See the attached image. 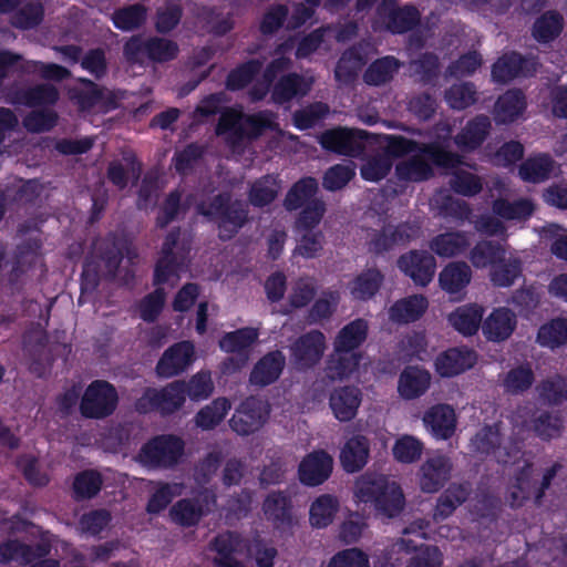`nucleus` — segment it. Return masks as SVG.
Wrapping results in <instances>:
<instances>
[{
	"label": "nucleus",
	"mask_w": 567,
	"mask_h": 567,
	"mask_svg": "<svg viewBox=\"0 0 567 567\" xmlns=\"http://www.w3.org/2000/svg\"><path fill=\"white\" fill-rule=\"evenodd\" d=\"M196 212L216 224L218 237L223 241L231 240L249 221L248 204L233 198L229 192L218 193L208 202H200Z\"/></svg>",
	"instance_id": "obj_1"
},
{
	"label": "nucleus",
	"mask_w": 567,
	"mask_h": 567,
	"mask_svg": "<svg viewBox=\"0 0 567 567\" xmlns=\"http://www.w3.org/2000/svg\"><path fill=\"white\" fill-rule=\"evenodd\" d=\"M360 502L373 505L374 509L388 517H398L404 508L405 497L401 486L385 475H364L357 484Z\"/></svg>",
	"instance_id": "obj_2"
},
{
	"label": "nucleus",
	"mask_w": 567,
	"mask_h": 567,
	"mask_svg": "<svg viewBox=\"0 0 567 567\" xmlns=\"http://www.w3.org/2000/svg\"><path fill=\"white\" fill-rule=\"evenodd\" d=\"M190 249V240L182 238L181 227H173L162 244L161 256L154 267L153 285L161 287L171 278L179 279V272L189 260Z\"/></svg>",
	"instance_id": "obj_3"
},
{
	"label": "nucleus",
	"mask_w": 567,
	"mask_h": 567,
	"mask_svg": "<svg viewBox=\"0 0 567 567\" xmlns=\"http://www.w3.org/2000/svg\"><path fill=\"white\" fill-rule=\"evenodd\" d=\"M383 141L385 142V155L391 159L401 158L412 153H421L426 156L433 165L442 168H454L461 162L460 155L446 150L437 142L420 143L405 136L394 134L383 135Z\"/></svg>",
	"instance_id": "obj_4"
},
{
	"label": "nucleus",
	"mask_w": 567,
	"mask_h": 567,
	"mask_svg": "<svg viewBox=\"0 0 567 567\" xmlns=\"http://www.w3.org/2000/svg\"><path fill=\"white\" fill-rule=\"evenodd\" d=\"M184 450L185 443L179 436L159 434L142 445L138 461L151 468H172L178 464Z\"/></svg>",
	"instance_id": "obj_5"
},
{
	"label": "nucleus",
	"mask_w": 567,
	"mask_h": 567,
	"mask_svg": "<svg viewBox=\"0 0 567 567\" xmlns=\"http://www.w3.org/2000/svg\"><path fill=\"white\" fill-rule=\"evenodd\" d=\"M185 401V381L176 380L161 389L147 388L136 400L135 409L142 414L157 411L161 415L167 416L182 409Z\"/></svg>",
	"instance_id": "obj_6"
},
{
	"label": "nucleus",
	"mask_w": 567,
	"mask_h": 567,
	"mask_svg": "<svg viewBox=\"0 0 567 567\" xmlns=\"http://www.w3.org/2000/svg\"><path fill=\"white\" fill-rule=\"evenodd\" d=\"M117 404L115 386L105 380H94L84 390L79 410L84 419L103 420L115 412Z\"/></svg>",
	"instance_id": "obj_7"
},
{
	"label": "nucleus",
	"mask_w": 567,
	"mask_h": 567,
	"mask_svg": "<svg viewBox=\"0 0 567 567\" xmlns=\"http://www.w3.org/2000/svg\"><path fill=\"white\" fill-rule=\"evenodd\" d=\"M369 133L363 130L336 126L323 131L318 142L330 153L358 158L365 150Z\"/></svg>",
	"instance_id": "obj_8"
},
{
	"label": "nucleus",
	"mask_w": 567,
	"mask_h": 567,
	"mask_svg": "<svg viewBox=\"0 0 567 567\" xmlns=\"http://www.w3.org/2000/svg\"><path fill=\"white\" fill-rule=\"evenodd\" d=\"M326 337L320 330H310L292 343L291 361L297 370L307 371L316 367L324 352Z\"/></svg>",
	"instance_id": "obj_9"
},
{
	"label": "nucleus",
	"mask_w": 567,
	"mask_h": 567,
	"mask_svg": "<svg viewBox=\"0 0 567 567\" xmlns=\"http://www.w3.org/2000/svg\"><path fill=\"white\" fill-rule=\"evenodd\" d=\"M266 519L280 532L291 530L297 524L293 503L288 491L268 493L261 505Z\"/></svg>",
	"instance_id": "obj_10"
},
{
	"label": "nucleus",
	"mask_w": 567,
	"mask_h": 567,
	"mask_svg": "<svg viewBox=\"0 0 567 567\" xmlns=\"http://www.w3.org/2000/svg\"><path fill=\"white\" fill-rule=\"evenodd\" d=\"M413 237V229L409 223L398 225L386 224L380 229H372L367 243L369 252L382 256L398 247L405 246Z\"/></svg>",
	"instance_id": "obj_11"
},
{
	"label": "nucleus",
	"mask_w": 567,
	"mask_h": 567,
	"mask_svg": "<svg viewBox=\"0 0 567 567\" xmlns=\"http://www.w3.org/2000/svg\"><path fill=\"white\" fill-rule=\"evenodd\" d=\"M267 417L268 410L264 402L256 396H248L235 410L229 426L238 435L247 436L257 432Z\"/></svg>",
	"instance_id": "obj_12"
},
{
	"label": "nucleus",
	"mask_w": 567,
	"mask_h": 567,
	"mask_svg": "<svg viewBox=\"0 0 567 567\" xmlns=\"http://www.w3.org/2000/svg\"><path fill=\"white\" fill-rule=\"evenodd\" d=\"M537 59L512 51L504 53L492 65V78L496 83H508L516 78H529L537 71Z\"/></svg>",
	"instance_id": "obj_13"
},
{
	"label": "nucleus",
	"mask_w": 567,
	"mask_h": 567,
	"mask_svg": "<svg viewBox=\"0 0 567 567\" xmlns=\"http://www.w3.org/2000/svg\"><path fill=\"white\" fill-rule=\"evenodd\" d=\"M195 348L190 341H179L168 347L156 363L158 378L169 379L184 373L193 363Z\"/></svg>",
	"instance_id": "obj_14"
},
{
	"label": "nucleus",
	"mask_w": 567,
	"mask_h": 567,
	"mask_svg": "<svg viewBox=\"0 0 567 567\" xmlns=\"http://www.w3.org/2000/svg\"><path fill=\"white\" fill-rule=\"evenodd\" d=\"M396 265L416 286L426 287L434 277L436 260L429 251L414 249L401 255Z\"/></svg>",
	"instance_id": "obj_15"
},
{
	"label": "nucleus",
	"mask_w": 567,
	"mask_h": 567,
	"mask_svg": "<svg viewBox=\"0 0 567 567\" xmlns=\"http://www.w3.org/2000/svg\"><path fill=\"white\" fill-rule=\"evenodd\" d=\"M333 470V458L324 450L308 453L298 465V478L308 487H316L329 480Z\"/></svg>",
	"instance_id": "obj_16"
},
{
	"label": "nucleus",
	"mask_w": 567,
	"mask_h": 567,
	"mask_svg": "<svg viewBox=\"0 0 567 567\" xmlns=\"http://www.w3.org/2000/svg\"><path fill=\"white\" fill-rule=\"evenodd\" d=\"M425 427L435 440H450L456 431L457 417L455 410L447 403L430 406L422 417Z\"/></svg>",
	"instance_id": "obj_17"
},
{
	"label": "nucleus",
	"mask_w": 567,
	"mask_h": 567,
	"mask_svg": "<svg viewBox=\"0 0 567 567\" xmlns=\"http://www.w3.org/2000/svg\"><path fill=\"white\" fill-rule=\"evenodd\" d=\"M453 470L452 461L444 454H435L426 458L420 472V486L425 493L439 492L450 480Z\"/></svg>",
	"instance_id": "obj_18"
},
{
	"label": "nucleus",
	"mask_w": 567,
	"mask_h": 567,
	"mask_svg": "<svg viewBox=\"0 0 567 567\" xmlns=\"http://www.w3.org/2000/svg\"><path fill=\"white\" fill-rule=\"evenodd\" d=\"M477 354L468 348H450L440 353L434 362L435 371L442 378H452L472 369Z\"/></svg>",
	"instance_id": "obj_19"
},
{
	"label": "nucleus",
	"mask_w": 567,
	"mask_h": 567,
	"mask_svg": "<svg viewBox=\"0 0 567 567\" xmlns=\"http://www.w3.org/2000/svg\"><path fill=\"white\" fill-rule=\"evenodd\" d=\"M491 130L489 117L485 114H477L466 122L453 141L461 151L473 152L483 145Z\"/></svg>",
	"instance_id": "obj_20"
},
{
	"label": "nucleus",
	"mask_w": 567,
	"mask_h": 567,
	"mask_svg": "<svg viewBox=\"0 0 567 567\" xmlns=\"http://www.w3.org/2000/svg\"><path fill=\"white\" fill-rule=\"evenodd\" d=\"M243 544L239 533L227 530L216 535L210 542V549L217 556L213 559L215 567H244L243 563L235 557Z\"/></svg>",
	"instance_id": "obj_21"
},
{
	"label": "nucleus",
	"mask_w": 567,
	"mask_h": 567,
	"mask_svg": "<svg viewBox=\"0 0 567 567\" xmlns=\"http://www.w3.org/2000/svg\"><path fill=\"white\" fill-rule=\"evenodd\" d=\"M286 365V357L280 350H274L262 355L254 365L249 381L257 386H267L275 383L281 375Z\"/></svg>",
	"instance_id": "obj_22"
},
{
	"label": "nucleus",
	"mask_w": 567,
	"mask_h": 567,
	"mask_svg": "<svg viewBox=\"0 0 567 567\" xmlns=\"http://www.w3.org/2000/svg\"><path fill=\"white\" fill-rule=\"evenodd\" d=\"M361 401L362 393L358 386L344 385L333 390L329 404L337 420L349 422L355 417Z\"/></svg>",
	"instance_id": "obj_23"
},
{
	"label": "nucleus",
	"mask_w": 567,
	"mask_h": 567,
	"mask_svg": "<svg viewBox=\"0 0 567 567\" xmlns=\"http://www.w3.org/2000/svg\"><path fill=\"white\" fill-rule=\"evenodd\" d=\"M126 239L110 233L95 246L96 257L104 264L110 278H115L124 258Z\"/></svg>",
	"instance_id": "obj_24"
},
{
	"label": "nucleus",
	"mask_w": 567,
	"mask_h": 567,
	"mask_svg": "<svg viewBox=\"0 0 567 567\" xmlns=\"http://www.w3.org/2000/svg\"><path fill=\"white\" fill-rule=\"evenodd\" d=\"M431 374L427 370L415 365L405 367L399 375L398 392L405 400L422 396L430 388Z\"/></svg>",
	"instance_id": "obj_25"
},
{
	"label": "nucleus",
	"mask_w": 567,
	"mask_h": 567,
	"mask_svg": "<svg viewBox=\"0 0 567 567\" xmlns=\"http://www.w3.org/2000/svg\"><path fill=\"white\" fill-rule=\"evenodd\" d=\"M370 441L367 436L353 435L344 443L340 452V462L347 473H357L368 463Z\"/></svg>",
	"instance_id": "obj_26"
},
{
	"label": "nucleus",
	"mask_w": 567,
	"mask_h": 567,
	"mask_svg": "<svg viewBox=\"0 0 567 567\" xmlns=\"http://www.w3.org/2000/svg\"><path fill=\"white\" fill-rule=\"evenodd\" d=\"M526 107V96L522 90H507L496 100L494 120L499 124H511L523 115Z\"/></svg>",
	"instance_id": "obj_27"
},
{
	"label": "nucleus",
	"mask_w": 567,
	"mask_h": 567,
	"mask_svg": "<svg viewBox=\"0 0 567 567\" xmlns=\"http://www.w3.org/2000/svg\"><path fill=\"white\" fill-rule=\"evenodd\" d=\"M311 90V83L303 75L291 72L282 75L274 85L271 100L278 105L289 103L296 97L306 96Z\"/></svg>",
	"instance_id": "obj_28"
},
{
	"label": "nucleus",
	"mask_w": 567,
	"mask_h": 567,
	"mask_svg": "<svg viewBox=\"0 0 567 567\" xmlns=\"http://www.w3.org/2000/svg\"><path fill=\"white\" fill-rule=\"evenodd\" d=\"M516 317L508 308L494 309L482 324V331L489 341L508 339L516 327Z\"/></svg>",
	"instance_id": "obj_29"
},
{
	"label": "nucleus",
	"mask_w": 567,
	"mask_h": 567,
	"mask_svg": "<svg viewBox=\"0 0 567 567\" xmlns=\"http://www.w3.org/2000/svg\"><path fill=\"white\" fill-rule=\"evenodd\" d=\"M564 16L555 9L546 10L532 24L530 34L539 44H548L558 39L564 30Z\"/></svg>",
	"instance_id": "obj_30"
},
{
	"label": "nucleus",
	"mask_w": 567,
	"mask_h": 567,
	"mask_svg": "<svg viewBox=\"0 0 567 567\" xmlns=\"http://www.w3.org/2000/svg\"><path fill=\"white\" fill-rule=\"evenodd\" d=\"M471 246L467 233L462 230L445 231L429 241V248L441 258L463 255Z\"/></svg>",
	"instance_id": "obj_31"
},
{
	"label": "nucleus",
	"mask_w": 567,
	"mask_h": 567,
	"mask_svg": "<svg viewBox=\"0 0 567 567\" xmlns=\"http://www.w3.org/2000/svg\"><path fill=\"white\" fill-rule=\"evenodd\" d=\"M472 442L477 453L493 456L498 463L506 464L511 458L509 452L502 447V434L495 426L485 425Z\"/></svg>",
	"instance_id": "obj_32"
},
{
	"label": "nucleus",
	"mask_w": 567,
	"mask_h": 567,
	"mask_svg": "<svg viewBox=\"0 0 567 567\" xmlns=\"http://www.w3.org/2000/svg\"><path fill=\"white\" fill-rule=\"evenodd\" d=\"M369 326L362 318L354 319L340 329L333 341L334 352H359L368 338Z\"/></svg>",
	"instance_id": "obj_33"
},
{
	"label": "nucleus",
	"mask_w": 567,
	"mask_h": 567,
	"mask_svg": "<svg viewBox=\"0 0 567 567\" xmlns=\"http://www.w3.org/2000/svg\"><path fill=\"white\" fill-rule=\"evenodd\" d=\"M40 246L32 240L19 244L14 250L11 269L8 272V284L16 287L21 278L32 269L38 260V249Z\"/></svg>",
	"instance_id": "obj_34"
},
{
	"label": "nucleus",
	"mask_w": 567,
	"mask_h": 567,
	"mask_svg": "<svg viewBox=\"0 0 567 567\" xmlns=\"http://www.w3.org/2000/svg\"><path fill=\"white\" fill-rule=\"evenodd\" d=\"M432 164L426 156L417 153L408 159L396 163L395 176L400 182L405 183L429 181L434 175Z\"/></svg>",
	"instance_id": "obj_35"
},
{
	"label": "nucleus",
	"mask_w": 567,
	"mask_h": 567,
	"mask_svg": "<svg viewBox=\"0 0 567 567\" xmlns=\"http://www.w3.org/2000/svg\"><path fill=\"white\" fill-rule=\"evenodd\" d=\"M429 301L423 295H413L396 300L390 308V319L396 323L417 321L426 311Z\"/></svg>",
	"instance_id": "obj_36"
},
{
	"label": "nucleus",
	"mask_w": 567,
	"mask_h": 567,
	"mask_svg": "<svg viewBox=\"0 0 567 567\" xmlns=\"http://www.w3.org/2000/svg\"><path fill=\"white\" fill-rule=\"evenodd\" d=\"M471 279L472 269L465 261H451L439 275L440 287L450 295L464 290Z\"/></svg>",
	"instance_id": "obj_37"
},
{
	"label": "nucleus",
	"mask_w": 567,
	"mask_h": 567,
	"mask_svg": "<svg viewBox=\"0 0 567 567\" xmlns=\"http://www.w3.org/2000/svg\"><path fill=\"white\" fill-rule=\"evenodd\" d=\"M484 308L476 303H470L456 308L449 315L450 324L461 334L474 336L481 326Z\"/></svg>",
	"instance_id": "obj_38"
},
{
	"label": "nucleus",
	"mask_w": 567,
	"mask_h": 567,
	"mask_svg": "<svg viewBox=\"0 0 567 567\" xmlns=\"http://www.w3.org/2000/svg\"><path fill=\"white\" fill-rule=\"evenodd\" d=\"M16 99L28 107H49L58 103L60 92L53 84L40 83L18 91Z\"/></svg>",
	"instance_id": "obj_39"
},
{
	"label": "nucleus",
	"mask_w": 567,
	"mask_h": 567,
	"mask_svg": "<svg viewBox=\"0 0 567 567\" xmlns=\"http://www.w3.org/2000/svg\"><path fill=\"white\" fill-rule=\"evenodd\" d=\"M471 488L466 483H452L437 498L434 517L445 519L470 497Z\"/></svg>",
	"instance_id": "obj_40"
},
{
	"label": "nucleus",
	"mask_w": 567,
	"mask_h": 567,
	"mask_svg": "<svg viewBox=\"0 0 567 567\" xmlns=\"http://www.w3.org/2000/svg\"><path fill=\"white\" fill-rule=\"evenodd\" d=\"M361 360V352H333L327 361L326 375L331 381L347 379L358 370Z\"/></svg>",
	"instance_id": "obj_41"
},
{
	"label": "nucleus",
	"mask_w": 567,
	"mask_h": 567,
	"mask_svg": "<svg viewBox=\"0 0 567 567\" xmlns=\"http://www.w3.org/2000/svg\"><path fill=\"white\" fill-rule=\"evenodd\" d=\"M319 190L318 181L315 177H302L289 188L284 199V206L288 212H295L317 198Z\"/></svg>",
	"instance_id": "obj_42"
},
{
	"label": "nucleus",
	"mask_w": 567,
	"mask_h": 567,
	"mask_svg": "<svg viewBox=\"0 0 567 567\" xmlns=\"http://www.w3.org/2000/svg\"><path fill=\"white\" fill-rule=\"evenodd\" d=\"M554 164L549 154L540 153L525 159L518 168V175L524 182L542 183L550 177Z\"/></svg>",
	"instance_id": "obj_43"
},
{
	"label": "nucleus",
	"mask_w": 567,
	"mask_h": 567,
	"mask_svg": "<svg viewBox=\"0 0 567 567\" xmlns=\"http://www.w3.org/2000/svg\"><path fill=\"white\" fill-rule=\"evenodd\" d=\"M169 516L178 526L189 528L199 524L205 509L198 498H182L171 507Z\"/></svg>",
	"instance_id": "obj_44"
},
{
	"label": "nucleus",
	"mask_w": 567,
	"mask_h": 567,
	"mask_svg": "<svg viewBox=\"0 0 567 567\" xmlns=\"http://www.w3.org/2000/svg\"><path fill=\"white\" fill-rule=\"evenodd\" d=\"M103 476L96 470H83L75 474L72 483L73 498L76 502L92 499L103 487Z\"/></svg>",
	"instance_id": "obj_45"
},
{
	"label": "nucleus",
	"mask_w": 567,
	"mask_h": 567,
	"mask_svg": "<svg viewBox=\"0 0 567 567\" xmlns=\"http://www.w3.org/2000/svg\"><path fill=\"white\" fill-rule=\"evenodd\" d=\"M113 25L123 32L141 29L147 20V8L143 3H133L116 9L111 17Z\"/></svg>",
	"instance_id": "obj_46"
},
{
	"label": "nucleus",
	"mask_w": 567,
	"mask_h": 567,
	"mask_svg": "<svg viewBox=\"0 0 567 567\" xmlns=\"http://www.w3.org/2000/svg\"><path fill=\"white\" fill-rule=\"evenodd\" d=\"M421 13L413 4L392 8L386 16V29L393 34H403L420 24Z\"/></svg>",
	"instance_id": "obj_47"
},
{
	"label": "nucleus",
	"mask_w": 567,
	"mask_h": 567,
	"mask_svg": "<svg viewBox=\"0 0 567 567\" xmlns=\"http://www.w3.org/2000/svg\"><path fill=\"white\" fill-rule=\"evenodd\" d=\"M383 279L384 276L378 268H368L351 281L350 292L357 300H369L378 293Z\"/></svg>",
	"instance_id": "obj_48"
},
{
	"label": "nucleus",
	"mask_w": 567,
	"mask_h": 567,
	"mask_svg": "<svg viewBox=\"0 0 567 567\" xmlns=\"http://www.w3.org/2000/svg\"><path fill=\"white\" fill-rule=\"evenodd\" d=\"M339 509V501L330 494L318 496L310 505L309 522L315 528H326L329 526Z\"/></svg>",
	"instance_id": "obj_49"
},
{
	"label": "nucleus",
	"mask_w": 567,
	"mask_h": 567,
	"mask_svg": "<svg viewBox=\"0 0 567 567\" xmlns=\"http://www.w3.org/2000/svg\"><path fill=\"white\" fill-rule=\"evenodd\" d=\"M183 193L179 188L171 190L158 207L155 218V226L158 229H165L169 224L177 220L181 215H185L188 205L182 203Z\"/></svg>",
	"instance_id": "obj_50"
},
{
	"label": "nucleus",
	"mask_w": 567,
	"mask_h": 567,
	"mask_svg": "<svg viewBox=\"0 0 567 567\" xmlns=\"http://www.w3.org/2000/svg\"><path fill=\"white\" fill-rule=\"evenodd\" d=\"M537 343L548 349H557L567 343V318L557 317L542 324L537 332Z\"/></svg>",
	"instance_id": "obj_51"
},
{
	"label": "nucleus",
	"mask_w": 567,
	"mask_h": 567,
	"mask_svg": "<svg viewBox=\"0 0 567 567\" xmlns=\"http://www.w3.org/2000/svg\"><path fill=\"white\" fill-rule=\"evenodd\" d=\"M262 62L259 59H250L231 69L225 81L228 91L236 92L248 86L260 73Z\"/></svg>",
	"instance_id": "obj_52"
},
{
	"label": "nucleus",
	"mask_w": 567,
	"mask_h": 567,
	"mask_svg": "<svg viewBox=\"0 0 567 567\" xmlns=\"http://www.w3.org/2000/svg\"><path fill=\"white\" fill-rule=\"evenodd\" d=\"M400 69V62L392 55L379 58L373 61L363 74V81L368 85H383L393 79Z\"/></svg>",
	"instance_id": "obj_53"
},
{
	"label": "nucleus",
	"mask_w": 567,
	"mask_h": 567,
	"mask_svg": "<svg viewBox=\"0 0 567 567\" xmlns=\"http://www.w3.org/2000/svg\"><path fill=\"white\" fill-rule=\"evenodd\" d=\"M535 382V373L528 362L522 363L507 371L503 379L504 390L512 395L523 394Z\"/></svg>",
	"instance_id": "obj_54"
},
{
	"label": "nucleus",
	"mask_w": 567,
	"mask_h": 567,
	"mask_svg": "<svg viewBox=\"0 0 567 567\" xmlns=\"http://www.w3.org/2000/svg\"><path fill=\"white\" fill-rule=\"evenodd\" d=\"M244 115L240 111L231 107L225 109L220 112L215 132L216 135H225L229 133L228 142L233 145L241 142L246 136V130L240 124Z\"/></svg>",
	"instance_id": "obj_55"
},
{
	"label": "nucleus",
	"mask_w": 567,
	"mask_h": 567,
	"mask_svg": "<svg viewBox=\"0 0 567 567\" xmlns=\"http://www.w3.org/2000/svg\"><path fill=\"white\" fill-rule=\"evenodd\" d=\"M258 339V331L251 327L226 332L219 340V348L227 353H241L247 351Z\"/></svg>",
	"instance_id": "obj_56"
},
{
	"label": "nucleus",
	"mask_w": 567,
	"mask_h": 567,
	"mask_svg": "<svg viewBox=\"0 0 567 567\" xmlns=\"http://www.w3.org/2000/svg\"><path fill=\"white\" fill-rule=\"evenodd\" d=\"M230 401L226 398H217L202 408L196 416V425L203 430H213L225 419L230 410Z\"/></svg>",
	"instance_id": "obj_57"
},
{
	"label": "nucleus",
	"mask_w": 567,
	"mask_h": 567,
	"mask_svg": "<svg viewBox=\"0 0 567 567\" xmlns=\"http://www.w3.org/2000/svg\"><path fill=\"white\" fill-rule=\"evenodd\" d=\"M505 256L503 246L493 240H481L470 251V260L475 268L493 267Z\"/></svg>",
	"instance_id": "obj_58"
},
{
	"label": "nucleus",
	"mask_w": 567,
	"mask_h": 567,
	"mask_svg": "<svg viewBox=\"0 0 567 567\" xmlns=\"http://www.w3.org/2000/svg\"><path fill=\"white\" fill-rule=\"evenodd\" d=\"M539 398L549 405L558 406L567 402V378L555 374L540 381L537 386Z\"/></svg>",
	"instance_id": "obj_59"
},
{
	"label": "nucleus",
	"mask_w": 567,
	"mask_h": 567,
	"mask_svg": "<svg viewBox=\"0 0 567 567\" xmlns=\"http://www.w3.org/2000/svg\"><path fill=\"white\" fill-rule=\"evenodd\" d=\"M522 275V262L518 258L499 259L491 268V281L495 287H511L515 280Z\"/></svg>",
	"instance_id": "obj_60"
},
{
	"label": "nucleus",
	"mask_w": 567,
	"mask_h": 567,
	"mask_svg": "<svg viewBox=\"0 0 567 567\" xmlns=\"http://www.w3.org/2000/svg\"><path fill=\"white\" fill-rule=\"evenodd\" d=\"M493 212L496 216L505 220H524L532 216L534 206L528 199H517L509 202L498 198L493 203Z\"/></svg>",
	"instance_id": "obj_61"
},
{
	"label": "nucleus",
	"mask_w": 567,
	"mask_h": 567,
	"mask_svg": "<svg viewBox=\"0 0 567 567\" xmlns=\"http://www.w3.org/2000/svg\"><path fill=\"white\" fill-rule=\"evenodd\" d=\"M278 196V185L270 175L256 179L248 192V200L254 207L270 205Z\"/></svg>",
	"instance_id": "obj_62"
},
{
	"label": "nucleus",
	"mask_w": 567,
	"mask_h": 567,
	"mask_svg": "<svg viewBox=\"0 0 567 567\" xmlns=\"http://www.w3.org/2000/svg\"><path fill=\"white\" fill-rule=\"evenodd\" d=\"M150 37L143 34H134L130 37L123 44V58L130 65L144 68L150 64Z\"/></svg>",
	"instance_id": "obj_63"
},
{
	"label": "nucleus",
	"mask_w": 567,
	"mask_h": 567,
	"mask_svg": "<svg viewBox=\"0 0 567 567\" xmlns=\"http://www.w3.org/2000/svg\"><path fill=\"white\" fill-rule=\"evenodd\" d=\"M44 7L40 0H30L12 17V25L20 30H31L42 23Z\"/></svg>",
	"instance_id": "obj_64"
}]
</instances>
